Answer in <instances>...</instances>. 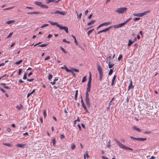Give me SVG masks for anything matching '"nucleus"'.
Masks as SVG:
<instances>
[{
  "label": "nucleus",
  "instance_id": "f257e3e1",
  "mask_svg": "<svg viewBox=\"0 0 159 159\" xmlns=\"http://www.w3.org/2000/svg\"><path fill=\"white\" fill-rule=\"evenodd\" d=\"M115 140L116 142L117 145L119 147L122 149H125L126 150H129L132 151L133 149L129 147L126 146L122 144L120 141H118L117 139H115Z\"/></svg>",
  "mask_w": 159,
  "mask_h": 159
},
{
  "label": "nucleus",
  "instance_id": "f03ea898",
  "mask_svg": "<svg viewBox=\"0 0 159 159\" xmlns=\"http://www.w3.org/2000/svg\"><path fill=\"white\" fill-rule=\"evenodd\" d=\"M127 10V8L125 7H122L118 8L115 11V12L119 14H123L125 13Z\"/></svg>",
  "mask_w": 159,
  "mask_h": 159
},
{
  "label": "nucleus",
  "instance_id": "7ed1b4c3",
  "mask_svg": "<svg viewBox=\"0 0 159 159\" xmlns=\"http://www.w3.org/2000/svg\"><path fill=\"white\" fill-rule=\"evenodd\" d=\"M113 27V26H111L108 27V28H106L102 30H100L98 32L97 34H98L102 32H105L108 31L110 29L112 28Z\"/></svg>",
  "mask_w": 159,
  "mask_h": 159
},
{
  "label": "nucleus",
  "instance_id": "20e7f679",
  "mask_svg": "<svg viewBox=\"0 0 159 159\" xmlns=\"http://www.w3.org/2000/svg\"><path fill=\"white\" fill-rule=\"evenodd\" d=\"M85 102L87 106L88 107H90V103L89 101V97H85Z\"/></svg>",
  "mask_w": 159,
  "mask_h": 159
},
{
  "label": "nucleus",
  "instance_id": "39448f33",
  "mask_svg": "<svg viewBox=\"0 0 159 159\" xmlns=\"http://www.w3.org/2000/svg\"><path fill=\"white\" fill-rule=\"evenodd\" d=\"M59 28V29L60 30H64L65 31L66 33H68V32H69L68 29V28L67 27L63 26L60 25V26Z\"/></svg>",
  "mask_w": 159,
  "mask_h": 159
},
{
  "label": "nucleus",
  "instance_id": "423d86ee",
  "mask_svg": "<svg viewBox=\"0 0 159 159\" xmlns=\"http://www.w3.org/2000/svg\"><path fill=\"white\" fill-rule=\"evenodd\" d=\"M111 22H105V23H103L101 24H100V25H99L98 26V27L97 28V29H98L99 28L102 27V26H105V25H110L111 24Z\"/></svg>",
  "mask_w": 159,
  "mask_h": 159
},
{
  "label": "nucleus",
  "instance_id": "0eeeda50",
  "mask_svg": "<svg viewBox=\"0 0 159 159\" xmlns=\"http://www.w3.org/2000/svg\"><path fill=\"white\" fill-rule=\"evenodd\" d=\"M130 84L128 87V91H129L131 89L134 87V86L132 84V80H129Z\"/></svg>",
  "mask_w": 159,
  "mask_h": 159
},
{
  "label": "nucleus",
  "instance_id": "6e6552de",
  "mask_svg": "<svg viewBox=\"0 0 159 159\" xmlns=\"http://www.w3.org/2000/svg\"><path fill=\"white\" fill-rule=\"evenodd\" d=\"M56 14H59L62 15H65L66 14L65 11H55Z\"/></svg>",
  "mask_w": 159,
  "mask_h": 159
},
{
  "label": "nucleus",
  "instance_id": "1a4fd4ad",
  "mask_svg": "<svg viewBox=\"0 0 159 159\" xmlns=\"http://www.w3.org/2000/svg\"><path fill=\"white\" fill-rule=\"evenodd\" d=\"M106 62L108 63V67L109 68H112L113 66L114 65V64L112 63L111 64V62L110 61V60L109 59V61H107Z\"/></svg>",
  "mask_w": 159,
  "mask_h": 159
},
{
  "label": "nucleus",
  "instance_id": "9d476101",
  "mask_svg": "<svg viewBox=\"0 0 159 159\" xmlns=\"http://www.w3.org/2000/svg\"><path fill=\"white\" fill-rule=\"evenodd\" d=\"M48 22L50 23V24L52 25H56V26L58 27H59L60 25L57 22H53L51 21H49Z\"/></svg>",
  "mask_w": 159,
  "mask_h": 159
},
{
  "label": "nucleus",
  "instance_id": "9b49d317",
  "mask_svg": "<svg viewBox=\"0 0 159 159\" xmlns=\"http://www.w3.org/2000/svg\"><path fill=\"white\" fill-rule=\"evenodd\" d=\"M41 13V12L39 11H33L31 12H28L27 13L29 15H32L33 14H39Z\"/></svg>",
  "mask_w": 159,
  "mask_h": 159
},
{
  "label": "nucleus",
  "instance_id": "f8f14e48",
  "mask_svg": "<svg viewBox=\"0 0 159 159\" xmlns=\"http://www.w3.org/2000/svg\"><path fill=\"white\" fill-rule=\"evenodd\" d=\"M61 68L62 69H65L67 72H70L71 71V70L68 69L65 65H64L63 67H61Z\"/></svg>",
  "mask_w": 159,
  "mask_h": 159
},
{
  "label": "nucleus",
  "instance_id": "ddd939ff",
  "mask_svg": "<svg viewBox=\"0 0 159 159\" xmlns=\"http://www.w3.org/2000/svg\"><path fill=\"white\" fill-rule=\"evenodd\" d=\"M116 75H115L113 77L112 80V81H111V85L113 86L114 84V82L115 81L116 78Z\"/></svg>",
  "mask_w": 159,
  "mask_h": 159
},
{
  "label": "nucleus",
  "instance_id": "4468645a",
  "mask_svg": "<svg viewBox=\"0 0 159 159\" xmlns=\"http://www.w3.org/2000/svg\"><path fill=\"white\" fill-rule=\"evenodd\" d=\"M132 128L139 132H142V130L140 129L137 127L136 126H134L132 127Z\"/></svg>",
  "mask_w": 159,
  "mask_h": 159
},
{
  "label": "nucleus",
  "instance_id": "2eb2a0df",
  "mask_svg": "<svg viewBox=\"0 0 159 159\" xmlns=\"http://www.w3.org/2000/svg\"><path fill=\"white\" fill-rule=\"evenodd\" d=\"M34 3L37 5L40 6L41 7V6L42 5V4L41 2L38 1L34 2Z\"/></svg>",
  "mask_w": 159,
  "mask_h": 159
},
{
  "label": "nucleus",
  "instance_id": "dca6fc26",
  "mask_svg": "<svg viewBox=\"0 0 159 159\" xmlns=\"http://www.w3.org/2000/svg\"><path fill=\"white\" fill-rule=\"evenodd\" d=\"M98 70L99 71V74L103 73L102 70V68L100 67V65L98 66Z\"/></svg>",
  "mask_w": 159,
  "mask_h": 159
},
{
  "label": "nucleus",
  "instance_id": "f3484780",
  "mask_svg": "<svg viewBox=\"0 0 159 159\" xmlns=\"http://www.w3.org/2000/svg\"><path fill=\"white\" fill-rule=\"evenodd\" d=\"M91 84H87V88L86 89V91L90 92L91 90Z\"/></svg>",
  "mask_w": 159,
  "mask_h": 159
},
{
  "label": "nucleus",
  "instance_id": "a211bd4d",
  "mask_svg": "<svg viewBox=\"0 0 159 159\" xmlns=\"http://www.w3.org/2000/svg\"><path fill=\"white\" fill-rule=\"evenodd\" d=\"M147 139L146 138H137L136 140L139 141H143L146 140Z\"/></svg>",
  "mask_w": 159,
  "mask_h": 159
},
{
  "label": "nucleus",
  "instance_id": "6ab92c4d",
  "mask_svg": "<svg viewBox=\"0 0 159 159\" xmlns=\"http://www.w3.org/2000/svg\"><path fill=\"white\" fill-rule=\"evenodd\" d=\"M25 145L24 144L18 143L16 145V146L18 147L23 148L24 147V146H25Z\"/></svg>",
  "mask_w": 159,
  "mask_h": 159
},
{
  "label": "nucleus",
  "instance_id": "aec40b11",
  "mask_svg": "<svg viewBox=\"0 0 159 159\" xmlns=\"http://www.w3.org/2000/svg\"><path fill=\"white\" fill-rule=\"evenodd\" d=\"M58 80V79L57 77H56L55 79L52 82H51L50 84L53 85L56 84V82L55 81H57Z\"/></svg>",
  "mask_w": 159,
  "mask_h": 159
},
{
  "label": "nucleus",
  "instance_id": "412c9836",
  "mask_svg": "<svg viewBox=\"0 0 159 159\" xmlns=\"http://www.w3.org/2000/svg\"><path fill=\"white\" fill-rule=\"evenodd\" d=\"M81 102L82 106L83 107L84 109V108H86V107L84 103V101H83V99H82V100H81Z\"/></svg>",
  "mask_w": 159,
  "mask_h": 159
},
{
  "label": "nucleus",
  "instance_id": "4be33fe9",
  "mask_svg": "<svg viewBox=\"0 0 159 159\" xmlns=\"http://www.w3.org/2000/svg\"><path fill=\"white\" fill-rule=\"evenodd\" d=\"M133 43V41H131V40L129 39L128 40V47H130L131 46V45Z\"/></svg>",
  "mask_w": 159,
  "mask_h": 159
},
{
  "label": "nucleus",
  "instance_id": "5701e85b",
  "mask_svg": "<svg viewBox=\"0 0 159 159\" xmlns=\"http://www.w3.org/2000/svg\"><path fill=\"white\" fill-rule=\"evenodd\" d=\"M16 107L19 110H20L21 108L23 109V107L22 106V105L21 104H20V106H19L18 105H17Z\"/></svg>",
  "mask_w": 159,
  "mask_h": 159
},
{
  "label": "nucleus",
  "instance_id": "b1692460",
  "mask_svg": "<svg viewBox=\"0 0 159 159\" xmlns=\"http://www.w3.org/2000/svg\"><path fill=\"white\" fill-rule=\"evenodd\" d=\"M3 145L7 146H8V147H11L12 146V144L11 143H3Z\"/></svg>",
  "mask_w": 159,
  "mask_h": 159
},
{
  "label": "nucleus",
  "instance_id": "393cba45",
  "mask_svg": "<svg viewBox=\"0 0 159 159\" xmlns=\"http://www.w3.org/2000/svg\"><path fill=\"white\" fill-rule=\"evenodd\" d=\"M95 21L96 20H93L89 22L87 24V25H90L92 24H93Z\"/></svg>",
  "mask_w": 159,
  "mask_h": 159
},
{
  "label": "nucleus",
  "instance_id": "a878e982",
  "mask_svg": "<svg viewBox=\"0 0 159 159\" xmlns=\"http://www.w3.org/2000/svg\"><path fill=\"white\" fill-rule=\"evenodd\" d=\"M15 21L14 20H9L6 22V23L7 24H10L12 23L15 22Z\"/></svg>",
  "mask_w": 159,
  "mask_h": 159
},
{
  "label": "nucleus",
  "instance_id": "bb28decb",
  "mask_svg": "<svg viewBox=\"0 0 159 159\" xmlns=\"http://www.w3.org/2000/svg\"><path fill=\"white\" fill-rule=\"evenodd\" d=\"M91 80H92L91 75H90L89 76V81H88L87 84H91Z\"/></svg>",
  "mask_w": 159,
  "mask_h": 159
},
{
  "label": "nucleus",
  "instance_id": "cd10ccee",
  "mask_svg": "<svg viewBox=\"0 0 159 159\" xmlns=\"http://www.w3.org/2000/svg\"><path fill=\"white\" fill-rule=\"evenodd\" d=\"M60 48L64 53H67V51H66V50L62 47H60Z\"/></svg>",
  "mask_w": 159,
  "mask_h": 159
},
{
  "label": "nucleus",
  "instance_id": "c85d7f7f",
  "mask_svg": "<svg viewBox=\"0 0 159 159\" xmlns=\"http://www.w3.org/2000/svg\"><path fill=\"white\" fill-rule=\"evenodd\" d=\"M27 72H25L24 73V76L23 77V80H26L27 79Z\"/></svg>",
  "mask_w": 159,
  "mask_h": 159
},
{
  "label": "nucleus",
  "instance_id": "c756f323",
  "mask_svg": "<svg viewBox=\"0 0 159 159\" xmlns=\"http://www.w3.org/2000/svg\"><path fill=\"white\" fill-rule=\"evenodd\" d=\"M55 0H46V3H49L51 2H55Z\"/></svg>",
  "mask_w": 159,
  "mask_h": 159
},
{
  "label": "nucleus",
  "instance_id": "7c9ffc66",
  "mask_svg": "<svg viewBox=\"0 0 159 159\" xmlns=\"http://www.w3.org/2000/svg\"><path fill=\"white\" fill-rule=\"evenodd\" d=\"M94 30V29H93L91 30H89L88 32H87V35H89Z\"/></svg>",
  "mask_w": 159,
  "mask_h": 159
},
{
  "label": "nucleus",
  "instance_id": "2f4dec72",
  "mask_svg": "<svg viewBox=\"0 0 159 159\" xmlns=\"http://www.w3.org/2000/svg\"><path fill=\"white\" fill-rule=\"evenodd\" d=\"M23 61V60H21L19 61H16V62H15V64L16 65H19L20 63H21Z\"/></svg>",
  "mask_w": 159,
  "mask_h": 159
},
{
  "label": "nucleus",
  "instance_id": "473e14b6",
  "mask_svg": "<svg viewBox=\"0 0 159 159\" xmlns=\"http://www.w3.org/2000/svg\"><path fill=\"white\" fill-rule=\"evenodd\" d=\"M99 74V80L100 81H101L102 79L103 73Z\"/></svg>",
  "mask_w": 159,
  "mask_h": 159
},
{
  "label": "nucleus",
  "instance_id": "72a5a7b5",
  "mask_svg": "<svg viewBox=\"0 0 159 159\" xmlns=\"http://www.w3.org/2000/svg\"><path fill=\"white\" fill-rule=\"evenodd\" d=\"M113 69H110L109 70V71L108 73L109 75H111L112 73L113 72Z\"/></svg>",
  "mask_w": 159,
  "mask_h": 159
},
{
  "label": "nucleus",
  "instance_id": "f704fd0d",
  "mask_svg": "<svg viewBox=\"0 0 159 159\" xmlns=\"http://www.w3.org/2000/svg\"><path fill=\"white\" fill-rule=\"evenodd\" d=\"M52 75L51 74H49L48 76V80H51L52 78Z\"/></svg>",
  "mask_w": 159,
  "mask_h": 159
},
{
  "label": "nucleus",
  "instance_id": "c9c22d12",
  "mask_svg": "<svg viewBox=\"0 0 159 159\" xmlns=\"http://www.w3.org/2000/svg\"><path fill=\"white\" fill-rule=\"evenodd\" d=\"M41 7L47 9L48 8V7L47 5L42 4V6H41Z\"/></svg>",
  "mask_w": 159,
  "mask_h": 159
},
{
  "label": "nucleus",
  "instance_id": "e433bc0d",
  "mask_svg": "<svg viewBox=\"0 0 159 159\" xmlns=\"http://www.w3.org/2000/svg\"><path fill=\"white\" fill-rule=\"evenodd\" d=\"M52 141L53 142V145L54 146H55V144L56 142V139L55 138H54L52 140Z\"/></svg>",
  "mask_w": 159,
  "mask_h": 159
},
{
  "label": "nucleus",
  "instance_id": "4c0bfd02",
  "mask_svg": "<svg viewBox=\"0 0 159 159\" xmlns=\"http://www.w3.org/2000/svg\"><path fill=\"white\" fill-rule=\"evenodd\" d=\"M48 45V43L42 44L39 45V46L41 47H44Z\"/></svg>",
  "mask_w": 159,
  "mask_h": 159
},
{
  "label": "nucleus",
  "instance_id": "58836bf2",
  "mask_svg": "<svg viewBox=\"0 0 159 159\" xmlns=\"http://www.w3.org/2000/svg\"><path fill=\"white\" fill-rule=\"evenodd\" d=\"M73 71H75L76 72H79V70L75 68H72L71 70Z\"/></svg>",
  "mask_w": 159,
  "mask_h": 159
},
{
  "label": "nucleus",
  "instance_id": "ea45409f",
  "mask_svg": "<svg viewBox=\"0 0 159 159\" xmlns=\"http://www.w3.org/2000/svg\"><path fill=\"white\" fill-rule=\"evenodd\" d=\"M86 76H84L83 77V79H82V83H84V82H85L86 81Z\"/></svg>",
  "mask_w": 159,
  "mask_h": 159
},
{
  "label": "nucleus",
  "instance_id": "a19ab883",
  "mask_svg": "<svg viewBox=\"0 0 159 159\" xmlns=\"http://www.w3.org/2000/svg\"><path fill=\"white\" fill-rule=\"evenodd\" d=\"M107 147L108 148H109L111 147V141L110 140L108 142Z\"/></svg>",
  "mask_w": 159,
  "mask_h": 159
},
{
  "label": "nucleus",
  "instance_id": "79ce46f5",
  "mask_svg": "<svg viewBox=\"0 0 159 159\" xmlns=\"http://www.w3.org/2000/svg\"><path fill=\"white\" fill-rule=\"evenodd\" d=\"M112 58V57H111V56H109L108 57H107V61H109V59L110 60V61H111V60L113 59Z\"/></svg>",
  "mask_w": 159,
  "mask_h": 159
},
{
  "label": "nucleus",
  "instance_id": "37998d69",
  "mask_svg": "<svg viewBox=\"0 0 159 159\" xmlns=\"http://www.w3.org/2000/svg\"><path fill=\"white\" fill-rule=\"evenodd\" d=\"M125 25V24H124V22H123V23H121L120 24H119L118 25V26L119 28H120Z\"/></svg>",
  "mask_w": 159,
  "mask_h": 159
},
{
  "label": "nucleus",
  "instance_id": "c03bdc74",
  "mask_svg": "<svg viewBox=\"0 0 159 159\" xmlns=\"http://www.w3.org/2000/svg\"><path fill=\"white\" fill-rule=\"evenodd\" d=\"M132 19L131 18H130L129 19H127L124 22L125 25L128 22L130 21Z\"/></svg>",
  "mask_w": 159,
  "mask_h": 159
},
{
  "label": "nucleus",
  "instance_id": "a18cd8bd",
  "mask_svg": "<svg viewBox=\"0 0 159 159\" xmlns=\"http://www.w3.org/2000/svg\"><path fill=\"white\" fill-rule=\"evenodd\" d=\"M122 55L121 54L119 55V57L118 58V61H120V59L121 58H122Z\"/></svg>",
  "mask_w": 159,
  "mask_h": 159
},
{
  "label": "nucleus",
  "instance_id": "49530a36",
  "mask_svg": "<svg viewBox=\"0 0 159 159\" xmlns=\"http://www.w3.org/2000/svg\"><path fill=\"white\" fill-rule=\"evenodd\" d=\"M49 25L48 24H45L44 25H43L41 27V28H43Z\"/></svg>",
  "mask_w": 159,
  "mask_h": 159
},
{
  "label": "nucleus",
  "instance_id": "de8ad7c7",
  "mask_svg": "<svg viewBox=\"0 0 159 159\" xmlns=\"http://www.w3.org/2000/svg\"><path fill=\"white\" fill-rule=\"evenodd\" d=\"M43 115L44 116V118H45L47 116V113H46V110H45L43 111Z\"/></svg>",
  "mask_w": 159,
  "mask_h": 159
},
{
  "label": "nucleus",
  "instance_id": "09e8293b",
  "mask_svg": "<svg viewBox=\"0 0 159 159\" xmlns=\"http://www.w3.org/2000/svg\"><path fill=\"white\" fill-rule=\"evenodd\" d=\"M22 72V70L21 69H19L18 73V75H20Z\"/></svg>",
  "mask_w": 159,
  "mask_h": 159
},
{
  "label": "nucleus",
  "instance_id": "8fccbe9b",
  "mask_svg": "<svg viewBox=\"0 0 159 159\" xmlns=\"http://www.w3.org/2000/svg\"><path fill=\"white\" fill-rule=\"evenodd\" d=\"M140 19V18L139 17H135L133 18V20L134 21H136Z\"/></svg>",
  "mask_w": 159,
  "mask_h": 159
},
{
  "label": "nucleus",
  "instance_id": "3c124183",
  "mask_svg": "<svg viewBox=\"0 0 159 159\" xmlns=\"http://www.w3.org/2000/svg\"><path fill=\"white\" fill-rule=\"evenodd\" d=\"M34 80V79L32 78L31 79H27V80L29 81V82H32Z\"/></svg>",
  "mask_w": 159,
  "mask_h": 159
},
{
  "label": "nucleus",
  "instance_id": "603ef678",
  "mask_svg": "<svg viewBox=\"0 0 159 159\" xmlns=\"http://www.w3.org/2000/svg\"><path fill=\"white\" fill-rule=\"evenodd\" d=\"M61 139H64L65 138V136L63 134H61L60 136Z\"/></svg>",
  "mask_w": 159,
  "mask_h": 159
},
{
  "label": "nucleus",
  "instance_id": "864d4df0",
  "mask_svg": "<svg viewBox=\"0 0 159 159\" xmlns=\"http://www.w3.org/2000/svg\"><path fill=\"white\" fill-rule=\"evenodd\" d=\"M0 90L3 93H4L6 92V91L3 89L1 88H0Z\"/></svg>",
  "mask_w": 159,
  "mask_h": 159
},
{
  "label": "nucleus",
  "instance_id": "5fc2aeb1",
  "mask_svg": "<svg viewBox=\"0 0 159 159\" xmlns=\"http://www.w3.org/2000/svg\"><path fill=\"white\" fill-rule=\"evenodd\" d=\"M13 32L10 33L8 35V36L7 37V38H10L11 35H12V34Z\"/></svg>",
  "mask_w": 159,
  "mask_h": 159
},
{
  "label": "nucleus",
  "instance_id": "6e6d98bb",
  "mask_svg": "<svg viewBox=\"0 0 159 159\" xmlns=\"http://www.w3.org/2000/svg\"><path fill=\"white\" fill-rule=\"evenodd\" d=\"M82 15V13H80L79 15H77V18H78L80 19Z\"/></svg>",
  "mask_w": 159,
  "mask_h": 159
},
{
  "label": "nucleus",
  "instance_id": "4d7b16f0",
  "mask_svg": "<svg viewBox=\"0 0 159 159\" xmlns=\"http://www.w3.org/2000/svg\"><path fill=\"white\" fill-rule=\"evenodd\" d=\"M114 27L115 28H119L118 25H114L113 26V27Z\"/></svg>",
  "mask_w": 159,
  "mask_h": 159
},
{
  "label": "nucleus",
  "instance_id": "13d9d810",
  "mask_svg": "<svg viewBox=\"0 0 159 159\" xmlns=\"http://www.w3.org/2000/svg\"><path fill=\"white\" fill-rule=\"evenodd\" d=\"M70 72H71V74H72V75H73L74 76V77L75 76V73H74L71 70V71H70Z\"/></svg>",
  "mask_w": 159,
  "mask_h": 159
},
{
  "label": "nucleus",
  "instance_id": "bf43d9fd",
  "mask_svg": "<svg viewBox=\"0 0 159 159\" xmlns=\"http://www.w3.org/2000/svg\"><path fill=\"white\" fill-rule=\"evenodd\" d=\"M75 147V146L74 144H73L71 147V148L72 149H73Z\"/></svg>",
  "mask_w": 159,
  "mask_h": 159
},
{
  "label": "nucleus",
  "instance_id": "052dcab7",
  "mask_svg": "<svg viewBox=\"0 0 159 159\" xmlns=\"http://www.w3.org/2000/svg\"><path fill=\"white\" fill-rule=\"evenodd\" d=\"M133 15L135 16L139 17V13H134Z\"/></svg>",
  "mask_w": 159,
  "mask_h": 159
},
{
  "label": "nucleus",
  "instance_id": "680f3d73",
  "mask_svg": "<svg viewBox=\"0 0 159 159\" xmlns=\"http://www.w3.org/2000/svg\"><path fill=\"white\" fill-rule=\"evenodd\" d=\"M130 138L132 139L133 140H137V138H134L133 136H130Z\"/></svg>",
  "mask_w": 159,
  "mask_h": 159
},
{
  "label": "nucleus",
  "instance_id": "e2e57ef3",
  "mask_svg": "<svg viewBox=\"0 0 159 159\" xmlns=\"http://www.w3.org/2000/svg\"><path fill=\"white\" fill-rule=\"evenodd\" d=\"M12 7H8V8H4V9L3 10H10L12 8Z\"/></svg>",
  "mask_w": 159,
  "mask_h": 159
},
{
  "label": "nucleus",
  "instance_id": "0e129e2a",
  "mask_svg": "<svg viewBox=\"0 0 159 159\" xmlns=\"http://www.w3.org/2000/svg\"><path fill=\"white\" fill-rule=\"evenodd\" d=\"M23 136H28L29 135V134L28 133V132H25V133H23Z\"/></svg>",
  "mask_w": 159,
  "mask_h": 159
},
{
  "label": "nucleus",
  "instance_id": "69168bd1",
  "mask_svg": "<svg viewBox=\"0 0 159 159\" xmlns=\"http://www.w3.org/2000/svg\"><path fill=\"white\" fill-rule=\"evenodd\" d=\"M89 92L86 91L85 94V97H89Z\"/></svg>",
  "mask_w": 159,
  "mask_h": 159
},
{
  "label": "nucleus",
  "instance_id": "338daca9",
  "mask_svg": "<svg viewBox=\"0 0 159 159\" xmlns=\"http://www.w3.org/2000/svg\"><path fill=\"white\" fill-rule=\"evenodd\" d=\"M151 132L150 131H146L145 132H144V133H143V134H150L151 133Z\"/></svg>",
  "mask_w": 159,
  "mask_h": 159
},
{
  "label": "nucleus",
  "instance_id": "774afa93",
  "mask_svg": "<svg viewBox=\"0 0 159 159\" xmlns=\"http://www.w3.org/2000/svg\"><path fill=\"white\" fill-rule=\"evenodd\" d=\"M7 131L8 132H10L11 131V129L9 128H8L7 129H6Z\"/></svg>",
  "mask_w": 159,
  "mask_h": 159
}]
</instances>
